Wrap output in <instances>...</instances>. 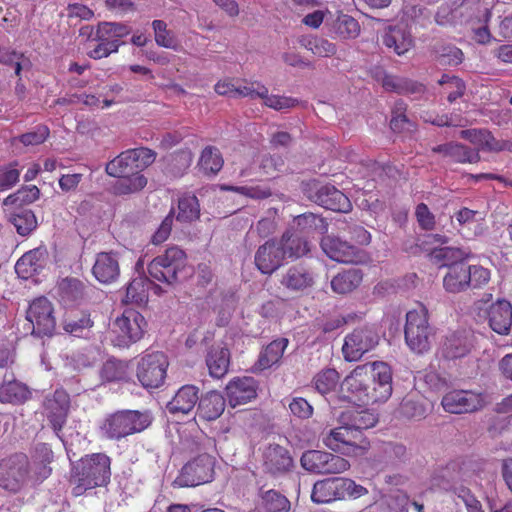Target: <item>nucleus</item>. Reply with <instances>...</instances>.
<instances>
[{"label":"nucleus","mask_w":512,"mask_h":512,"mask_svg":"<svg viewBox=\"0 0 512 512\" xmlns=\"http://www.w3.org/2000/svg\"><path fill=\"white\" fill-rule=\"evenodd\" d=\"M392 370L382 361L357 366L344 378L340 398L358 406L387 401L392 395Z\"/></svg>","instance_id":"f257e3e1"},{"label":"nucleus","mask_w":512,"mask_h":512,"mask_svg":"<svg viewBox=\"0 0 512 512\" xmlns=\"http://www.w3.org/2000/svg\"><path fill=\"white\" fill-rule=\"evenodd\" d=\"M111 459L104 453L86 455L73 465L72 481L77 494L87 489L106 486L111 478Z\"/></svg>","instance_id":"f03ea898"},{"label":"nucleus","mask_w":512,"mask_h":512,"mask_svg":"<svg viewBox=\"0 0 512 512\" xmlns=\"http://www.w3.org/2000/svg\"><path fill=\"white\" fill-rule=\"evenodd\" d=\"M152 420L149 411L119 410L105 417L100 430L107 439L118 441L144 431Z\"/></svg>","instance_id":"7ed1b4c3"},{"label":"nucleus","mask_w":512,"mask_h":512,"mask_svg":"<svg viewBox=\"0 0 512 512\" xmlns=\"http://www.w3.org/2000/svg\"><path fill=\"white\" fill-rule=\"evenodd\" d=\"M108 175L118 178L114 191L118 195H126L142 190L147 179L139 173L135 161L129 151L122 152L106 165Z\"/></svg>","instance_id":"20e7f679"},{"label":"nucleus","mask_w":512,"mask_h":512,"mask_svg":"<svg viewBox=\"0 0 512 512\" xmlns=\"http://www.w3.org/2000/svg\"><path fill=\"white\" fill-rule=\"evenodd\" d=\"M341 426L331 429L323 438V443L329 449L345 455H362L370 446L363 432L354 429L346 421V416L340 417Z\"/></svg>","instance_id":"39448f33"},{"label":"nucleus","mask_w":512,"mask_h":512,"mask_svg":"<svg viewBox=\"0 0 512 512\" xmlns=\"http://www.w3.org/2000/svg\"><path fill=\"white\" fill-rule=\"evenodd\" d=\"M226 96L260 98L266 107L277 111H285L298 104V100L294 98L269 94L268 88L258 81H243L238 86L226 83Z\"/></svg>","instance_id":"423d86ee"},{"label":"nucleus","mask_w":512,"mask_h":512,"mask_svg":"<svg viewBox=\"0 0 512 512\" xmlns=\"http://www.w3.org/2000/svg\"><path fill=\"white\" fill-rule=\"evenodd\" d=\"M33 479L30 474L28 457L23 453H16L0 462V487L11 493L20 492L29 481Z\"/></svg>","instance_id":"0eeeda50"},{"label":"nucleus","mask_w":512,"mask_h":512,"mask_svg":"<svg viewBox=\"0 0 512 512\" xmlns=\"http://www.w3.org/2000/svg\"><path fill=\"white\" fill-rule=\"evenodd\" d=\"M186 254L178 247H170L155 257L148 265L149 275L159 282L172 284L177 280L178 272L185 265Z\"/></svg>","instance_id":"6e6552de"},{"label":"nucleus","mask_w":512,"mask_h":512,"mask_svg":"<svg viewBox=\"0 0 512 512\" xmlns=\"http://www.w3.org/2000/svg\"><path fill=\"white\" fill-rule=\"evenodd\" d=\"M301 466L314 474H339L349 469L343 457L321 450H307L300 458Z\"/></svg>","instance_id":"1a4fd4ad"},{"label":"nucleus","mask_w":512,"mask_h":512,"mask_svg":"<svg viewBox=\"0 0 512 512\" xmlns=\"http://www.w3.org/2000/svg\"><path fill=\"white\" fill-rule=\"evenodd\" d=\"M215 460L209 454H200L187 462L174 483L179 487H194L210 482L214 476Z\"/></svg>","instance_id":"9d476101"},{"label":"nucleus","mask_w":512,"mask_h":512,"mask_svg":"<svg viewBox=\"0 0 512 512\" xmlns=\"http://www.w3.org/2000/svg\"><path fill=\"white\" fill-rule=\"evenodd\" d=\"M379 333L372 326L364 324L345 337L342 348L347 361H358L366 352L379 343Z\"/></svg>","instance_id":"9b49d317"},{"label":"nucleus","mask_w":512,"mask_h":512,"mask_svg":"<svg viewBox=\"0 0 512 512\" xmlns=\"http://www.w3.org/2000/svg\"><path fill=\"white\" fill-rule=\"evenodd\" d=\"M168 366V358L163 352L146 354L138 362L137 378L145 388H158L164 383Z\"/></svg>","instance_id":"f8f14e48"},{"label":"nucleus","mask_w":512,"mask_h":512,"mask_svg":"<svg viewBox=\"0 0 512 512\" xmlns=\"http://www.w3.org/2000/svg\"><path fill=\"white\" fill-rule=\"evenodd\" d=\"M70 396L62 388L47 394L43 401L44 415L46 416L55 434L62 439L60 432L66 424L70 412Z\"/></svg>","instance_id":"ddd939ff"},{"label":"nucleus","mask_w":512,"mask_h":512,"mask_svg":"<svg viewBox=\"0 0 512 512\" xmlns=\"http://www.w3.org/2000/svg\"><path fill=\"white\" fill-rule=\"evenodd\" d=\"M441 405L451 414L473 413L485 406V400L482 393L471 390H452L443 396Z\"/></svg>","instance_id":"4468645a"},{"label":"nucleus","mask_w":512,"mask_h":512,"mask_svg":"<svg viewBox=\"0 0 512 512\" xmlns=\"http://www.w3.org/2000/svg\"><path fill=\"white\" fill-rule=\"evenodd\" d=\"M461 471L462 468L458 461H449L444 465H437L430 473L429 489L452 494L454 487H458L462 483Z\"/></svg>","instance_id":"2eb2a0df"},{"label":"nucleus","mask_w":512,"mask_h":512,"mask_svg":"<svg viewBox=\"0 0 512 512\" xmlns=\"http://www.w3.org/2000/svg\"><path fill=\"white\" fill-rule=\"evenodd\" d=\"M472 334L467 330H457L447 335L440 347L443 359L453 361L467 356L473 347Z\"/></svg>","instance_id":"dca6fc26"},{"label":"nucleus","mask_w":512,"mask_h":512,"mask_svg":"<svg viewBox=\"0 0 512 512\" xmlns=\"http://www.w3.org/2000/svg\"><path fill=\"white\" fill-rule=\"evenodd\" d=\"M321 248L330 259L338 262L358 263L362 259L357 247L335 236L328 235L323 237Z\"/></svg>","instance_id":"f3484780"},{"label":"nucleus","mask_w":512,"mask_h":512,"mask_svg":"<svg viewBox=\"0 0 512 512\" xmlns=\"http://www.w3.org/2000/svg\"><path fill=\"white\" fill-rule=\"evenodd\" d=\"M263 467L273 476L283 475L293 467V459L285 447L269 444L263 452Z\"/></svg>","instance_id":"a211bd4d"},{"label":"nucleus","mask_w":512,"mask_h":512,"mask_svg":"<svg viewBox=\"0 0 512 512\" xmlns=\"http://www.w3.org/2000/svg\"><path fill=\"white\" fill-rule=\"evenodd\" d=\"M226 396L232 408L246 404L257 396V381L246 376L234 378L226 385Z\"/></svg>","instance_id":"6ab92c4d"},{"label":"nucleus","mask_w":512,"mask_h":512,"mask_svg":"<svg viewBox=\"0 0 512 512\" xmlns=\"http://www.w3.org/2000/svg\"><path fill=\"white\" fill-rule=\"evenodd\" d=\"M404 335L406 344L412 351L423 353L430 348L434 329L429 322H405Z\"/></svg>","instance_id":"aec40b11"},{"label":"nucleus","mask_w":512,"mask_h":512,"mask_svg":"<svg viewBox=\"0 0 512 512\" xmlns=\"http://www.w3.org/2000/svg\"><path fill=\"white\" fill-rule=\"evenodd\" d=\"M314 272L302 265H294L286 270L281 278V285L291 292H304L315 284Z\"/></svg>","instance_id":"412c9836"},{"label":"nucleus","mask_w":512,"mask_h":512,"mask_svg":"<svg viewBox=\"0 0 512 512\" xmlns=\"http://www.w3.org/2000/svg\"><path fill=\"white\" fill-rule=\"evenodd\" d=\"M111 322L109 328L111 330L112 342L118 347H127L131 343L140 340L144 333V327L147 322Z\"/></svg>","instance_id":"4be33fe9"},{"label":"nucleus","mask_w":512,"mask_h":512,"mask_svg":"<svg viewBox=\"0 0 512 512\" xmlns=\"http://www.w3.org/2000/svg\"><path fill=\"white\" fill-rule=\"evenodd\" d=\"M283 260V251L276 240L267 241L258 248L255 255V264L264 274L273 273L282 265Z\"/></svg>","instance_id":"5701e85b"},{"label":"nucleus","mask_w":512,"mask_h":512,"mask_svg":"<svg viewBox=\"0 0 512 512\" xmlns=\"http://www.w3.org/2000/svg\"><path fill=\"white\" fill-rule=\"evenodd\" d=\"M94 277L102 284L115 282L120 275V267L117 257L108 252L97 254L92 268Z\"/></svg>","instance_id":"b1692460"},{"label":"nucleus","mask_w":512,"mask_h":512,"mask_svg":"<svg viewBox=\"0 0 512 512\" xmlns=\"http://www.w3.org/2000/svg\"><path fill=\"white\" fill-rule=\"evenodd\" d=\"M315 201L326 209L342 213H347L352 208L349 198L340 190L330 185H324L319 188Z\"/></svg>","instance_id":"393cba45"},{"label":"nucleus","mask_w":512,"mask_h":512,"mask_svg":"<svg viewBox=\"0 0 512 512\" xmlns=\"http://www.w3.org/2000/svg\"><path fill=\"white\" fill-rule=\"evenodd\" d=\"M276 241L283 251V259H297L310 251L309 242L297 231H286L281 239Z\"/></svg>","instance_id":"a878e982"},{"label":"nucleus","mask_w":512,"mask_h":512,"mask_svg":"<svg viewBox=\"0 0 512 512\" xmlns=\"http://www.w3.org/2000/svg\"><path fill=\"white\" fill-rule=\"evenodd\" d=\"M198 388L194 385H184L166 405L171 414H188L199 403Z\"/></svg>","instance_id":"bb28decb"},{"label":"nucleus","mask_w":512,"mask_h":512,"mask_svg":"<svg viewBox=\"0 0 512 512\" xmlns=\"http://www.w3.org/2000/svg\"><path fill=\"white\" fill-rule=\"evenodd\" d=\"M460 135L462 138L468 139L480 149L487 151L510 150L512 146L508 141L495 139L487 130H462Z\"/></svg>","instance_id":"cd10ccee"},{"label":"nucleus","mask_w":512,"mask_h":512,"mask_svg":"<svg viewBox=\"0 0 512 512\" xmlns=\"http://www.w3.org/2000/svg\"><path fill=\"white\" fill-rule=\"evenodd\" d=\"M224 412V396L211 390L202 396L198 404V414L200 418L207 421L218 419Z\"/></svg>","instance_id":"c85d7f7f"},{"label":"nucleus","mask_w":512,"mask_h":512,"mask_svg":"<svg viewBox=\"0 0 512 512\" xmlns=\"http://www.w3.org/2000/svg\"><path fill=\"white\" fill-rule=\"evenodd\" d=\"M340 477L317 481L312 489L311 499L314 503L324 504L340 500Z\"/></svg>","instance_id":"c756f323"},{"label":"nucleus","mask_w":512,"mask_h":512,"mask_svg":"<svg viewBox=\"0 0 512 512\" xmlns=\"http://www.w3.org/2000/svg\"><path fill=\"white\" fill-rule=\"evenodd\" d=\"M435 153H440L444 157L459 163H476L480 156L477 151L471 150L461 144L449 143L436 146L432 149Z\"/></svg>","instance_id":"7c9ffc66"},{"label":"nucleus","mask_w":512,"mask_h":512,"mask_svg":"<svg viewBox=\"0 0 512 512\" xmlns=\"http://www.w3.org/2000/svg\"><path fill=\"white\" fill-rule=\"evenodd\" d=\"M288 344L285 338L277 339L269 343L259 354L255 363V370H265L277 364L283 356V352Z\"/></svg>","instance_id":"2f4dec72"},{"label":"nucleus","mask_w":512,"mask_h":512,"mask_svg":"<svg viewBox=\"0 0 512 512\" xmlns=\"http://www.w3.org/2000/svg\"><path fill=\"white\" fill-rule=\"evenodd\" d=\"M470 284L469 266L460 262L449 268L444 277V287L449 292H460Z\"/></svg>","instance_id":"473e14b6"},{"label":"nucleus","mask_w":512,"mask_h":512,"mask_svg":"<svg viewBox=\"0 0 512 512\" xmlns=\"http://www.w3.org/2000/svg\"><path fill=\"white\" fill-rule=\"evenodd\" d=\"M44 252L34 249L26 252L16 262L15 271L22 278H29L37 273L43 266Z\"/></svg>","instance_id":"72a5a7b5"},{"label":"nucleus","mask_w":512,"mask_h":512,"mask_svg":"<svg viewBox=\"0 0 512 512\" xmlns=\"http://www.w3.org/2000/svg\"><path fill=\"white\" fill-rule=\"evenodd\" d=\"M261 315L264 318H304L305 314L295 311L291 303L283 300L266 302L261 308Z\"/></svg>","instance_id":"f704fd0d"},{"label":"nucleus","mask_w":512,"mask_h":512,"mask_svg":"<svg viewBox=\"0 0 512 512\" xmlns=\"http://www.w3.org/2000/svg\"><path fill=\"white\" fill-rule=\"evenodd\" d=\"M479 312L478 316L488 318V320H499L510 318L512 320V305L505 299H499L495 303L489 304L488 301H481L477 304Z\"/></svg>","instance_id":"c9c22d12"},{"label":"nucleus","mask_w":512,"mask_h":512,"mask_svg":"<svg viewBox=\"0 0 512 512\" xmlns=\"http://www.w3.org/2000/svg\"><path fill=\"white\" fill-rule=\"evenodd\" d=\"M361 281V272L352 268L334 276L331 280V288L335 293L346 294L357 288Z\"/></svg>","instance_id":"e433bc0d"},{"label":"nucleus","mask_w":512,"mask_h":512,"mask_svg":"<svg viewBox=\"0 0 512 512\" xmlns=\"http://www.w3.org/2000/svg\"><path fill=\"white\" fill-rule=\"evenodd\" d=\"M383 42L398 55L405 54L412 47L410 34L398 27L389 29L383 37Z\"/></svg>","instance_id":"4c0bfd02"},{"label":"nucleus","mask_w":512,"mask_h":512,"mask_svg":"<svg viewBox=\"0 0 512 512\" xmlns=\"http://www.w3.org/2000/svg\"><path fill=\"white\" fill-rule=\"evenodd\" d=\"M34 461L39 462L34 468L35 481H43L51 474V468L48 464L52 461L53 453L45 443H39L35 446Z\"/></svg>","instance_id":"58836bf2"},{"label":"nucleus","mask_w":512,"mask_h":512,"mask_svg":"<svg viewBox=\"0 0 512 512\" xmlns=\"http://www.w3.org/2000/svg\"><path fill=\"white\" fill-rule=\"evenodd\" d=\"M381 452L386 462L395 466L406 464L412 459L411 450L399 442L384 443Z\"/></svg>","instance_id":"ea45409f"},{"label":"nucleus","mask_w":512,"mask_h":512,"mask_svg":"<svg viewBox=\"0 0 512 512\" xmlns=\"http://www.w3.org/2000/svg\"><path fill=\"white\" fill-rule=\"evenodd\" d=\"M29 390L25 385L15 380H10L0 386V402L23 403L29 398Z\"/></svg>","instance_id":"a19ab883"},{"label":"nucleus","mask_w":512,"mask_h":512,"mask_svg":"<svg viewBox=\"0 0 512 512\" xmlns=\"http://www.w3.org/2000/svg\"><path fill=\"white\" fill-rule=\"evenodd\" d=\"M9 221L20 236L30 235L38 226V221L31 210H19L10 215Z\"/></svg>","instance_id":"79ce46f5"},{"label":"nucleus","mask_w":512,"mask_h":512,"mask_svg":"<svg viewBox=\"0 0 512 512\" xmlns=\"http://www.w3.org/2000/svg\"><path fill=\"white\" fill-rule=\"evenodd\" d=\"M54 313L52 302L42 296L30 302L26 310V320H53Z\"/></svg>","instance_id":"37998d69"},{"label":"nucleus","mask_w":512,"mask_h":512,"mask_svg":"<svg viewBox=\"0 0 512 512\" xmlns=\"http://www.w3.org/2000/svg\"><path fill=\"white\" fill-rule=\"evenodd\" d=\"M223 163L220 150L208 146L202 151L198 165L206 175H216L222 169Z\"/></svg>","instance_id":"c03bdc74"},{"label":"nucleus","mask_w":512,"mask_h":512,"mask_svg":"<svg viewBox=\"0 0 512 512\" xmlns=\"http://www.w3.org/2000/svg\"><path fill=\"white\" fill-rule=\"evenodd\" d=\"M262 506L266 512H288L290 501L287 497L274 489L260 492Z\"/></svg>","instance_id":"a18cd8bd"},{"label":"nucleus","mask_w":512,"mask_h":512,"mask_svg":"<svg viewBox=\"0 0 512 512\" xmlns=\"http://www.w3.org/2000/svg\"><path fill=\"white\" fill-rule=\"evenodd\" d=\"M399 414L409 420H421L426 417L427 409L414 395L405 396L398 408Z\"/></svg>","instance_id":"49530a36"},{"label":"nucleus","mask_w":512,"mask_h":512,"mask_svg":"<svg viewBox=\"0 0 512 512\" xmlns=\"http://www.w3.org/2000/svg\"><path fill=\"white\" fill-rule=\"evenodd\" d=\"M148 285L149 283L144 278L133 279L126 289L125 303L135 304L143 309L141 305L148 300Z\"/></svg>","instance_id":"de8ad7c7"},{"label":"nucleus","mask_w":512,"mask_h":512,"mask_svg":"<svg viewBox=\"0 0 512 512\" xmlns=\"http://www.w3.org/2000/svg\"><path fill=\"white\" fill-rule=\"evenodd\" d=\"M100 376L106 382L125 381L128 379L127 363L117 359H109L103 364Z\"/></svg>","instance_id":"09e8293b"},{"label":"nucleus","mask_w":512,"mask_h":512,"mask_svg":"<svg viewBox=\"0 0 512 512\" xmlns=\"http://www.w3.org/2000/svg\"><path fill=\"white\" fill-rule=\"evenodd\" d=\"M177 220L191 222L199 217L200 208L198 199L194 195H185L179 199Z\"/></svg>","instance_id":"8fccbe9b"},{"label":"nucleus","mask_w":512,"mask_h":512,"mask_svg":"<svg viewBox=\"0 0 512 512\" xmlns=\"http://www.w3.org/2000/svg\"><path fill=\"white\" fill-rule=\"evenodd\" d=\"M341 416H346L349 425L360 432L374 427L378 422L375 414L367 410L346 412Z\"/></svg>","instance_id":"3c124183"},{"label":"nucleus","mask_w":512,"mask_h":512,"mask_svg":"<svg viewBox=\"0 0 512 512\" xmlns=\"http://www.w3.org/2000/svg\"><path fill=\"white\" fill-rule=\"evenodd\" d=\"M339 373L333 368H327L317 373L313 379L315 389L325 395L333 391L339 382Z\"/></svg>","instance_id":"603ef678"},{"label":"nucleus","mask_w":512,"mask_h":512,"mask_svg":"<svg viewBox=\"0 0 512 512\" xmlns=\"http://www.w3.org/2000/svg\"><path fill=\"white\" fill-rule=\"evenodd\" d=\"M40 196V190L35 185L24 186L19 189L17 192L7 196L3 205L11 206V205H27L36 201Z\"/></svg>","instance_id":"864d4df0"},{"label":"nucleus","mask_w":512,"mask_h":512,"mask_svg":"<svg viewBox=\"0 0 512 512\" xmlns=\"http://www.w3.org/2000/svg\"><path fill=\"white\" fill-rule=\"evenodd\" d=\"M209 375L217 380L224 377V348H212L206 356Z\"/></svg>","instance_id":"5fc2aeb1"},{"label":"nucleus","mask_w":512,"mask_h":512,"mask_svg":"<svg viewBox=\"0 0 512 512\" xmlns=\"http://www.w3.org/2000/svg\"><path fill=\"white\" fill-rule=\"evenodd\" d=\"M335 32L343 39H351L359 35L360 26L351 16L341 15L336 20Z\"/></svg>","instance_id":"6e6d98bb"},{"label":"nucleus","mask_w":512,"mask_h":512,"mask_svg":"<svg viewBox=\"0 0 512 512\" xmlns=\"http://www.w3.org/2000/svg\"><path fill=\"white\" fill-rule=\"evenodd\" d=\"M304 46L319 57H330L337 52V47L334 43L317 36L309 38Z\"/></svg>","instance_id":"4d7b16f0"},{"label":"nucleus","mask_w":512,"mask_h":512,"mask_svg":"<svg viewBox=\"0 0 512 512\" xmlns=\"http://www.w3.org/2000/svg\"><path fill=\"white\" fill-rule=\"evenodd\" d=\"M59 290L62 299L73 301L83 296L84 284L76 278H66L60 282Z\"/></svg>","instance_id":"13d9d810"},{"label":"nucleus","mask_w":512,"mask_h":512,"mask_svg":"<svg viewBox=\"0 0 512 512\" xmlns=\"http://www.w3.org/2000/svg\"><path fill=\"white\" fill-rule=\"evenodd\" d=\"M340 500L358 499L368 494V489L350 478L340 477Z\"/></svg>","instance_id":"bf43d9fd"},{"label":"nucleus","mask_w":512,"mask_h":512,"mask_svg":"<svg viewBox=\"0 0 512 512\" xmlns=\"http://www.w3.org/2000/svg\"><path fill=\"white\" fill-rule=\"evenodd\" d=\"M439 84L444 87V91L448 94L447 99L450 103L464 94L465 85L458 77L443 75L439 80Z\"/></svg>","instance_id":"052dcab7"},{"label":"nucleus","mask_w":512,"mask_h":512,"mask_svg":"<svg viewBox=\"0 0 512 512\" xmlns=\"http://www.w3.org/2000/svg\"><path fill=\"white\" fill-rule=\"evenodd\" d=\"M226 192L239 193L244 197L252 199H264L271 195V190L266 184H257L242 187L226 186Z\"/></svg>","instance_id":"680f3d73"},{"label":"nucleus","mask_w":512,"mask_h":512,"mask_svg":"<svg viewBox=\"0 0 512 512\" xmlns=\"http://www.w3.org/2000/svg\"><path fill=\"white\" fill-rule=\"evenodd\" d=\"M128 151L131 153L132 161H135L139 172L150 166L156 159V153L146 147L130 149Z\"/></svg>","instance_id":"e2e57ef3"},{"label":"nucleus","mask_w":512,"mask_h":512,"mask_svg":"<svg viewBox=\"0 0 512 512\" xmlns=\"http://www.w3.org/2000/svg\"><path fill=\"white\" fill-rule=\"evenodd\" d=\"M155 32V41L159 46L175 48V41L166 28V23L161 20H154L152 23Z\"/></svg>","instance_id":"0e129e2a"},{"label":"nucleus","mask_w":512,"mask_h":512,"mask_svg":"<svg viewBox=\"0 0 512 512\" xmlns=\"http://www.w3.org/2000/svg\"><path fill=\"white\" fill-rule=\"evenodd\" d=\"M49 136V129L44 125L37 126L33 131L20 136V141L25 146L42 144Z\"/></svg>","instance_id":"69168bd1"},{"label":"nucleus","mask_w":512,"mask_h":512,"mask_svg":"<svg viewBox=\"0 0 512 512\" xmlns=\"http://www.w3.org/2000/svg\"><path fill=\"white\" fill-rule=\"evenodd\" d=\"M289 409L294 416L300 419H308L313 414V407L302 397L293 398L289 403Z\"/></svg>","instance_id":"338daca9"},{"label":"nucleus","mask_w":512,"mask_h":512,"mask_svg":"<svg viewBox=\"0 0 512 512\" xmlns=\"http://www.w3.org/2000/svg\"><path fill=\"white\" fill-rule=\"evenodd\" d=\"M424 382L433 391H441L447 388V378L436 370L426 371L424 374Z\"/></svg>","instance_id":"774afa93"}]
</instances>
